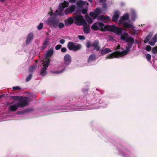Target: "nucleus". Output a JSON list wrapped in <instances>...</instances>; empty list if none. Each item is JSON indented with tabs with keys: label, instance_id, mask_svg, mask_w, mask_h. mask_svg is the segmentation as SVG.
<instances>
[{
	"label": "nucleus",
	"instance_id": "2",
	"mask_svg": "<svg viewBox=\"0 0 157 157\" xmlns=\"http://www.w3.org/2000/svg\"><path fill=\"white\" fill-rule=\"evenodd\" d=\"M59 22V19L56 17H51L47 20L48 24L50 26H52L54 28H57Z\"/></svg>",
	"mask_w": 157,
	"mask_h": 157
},
{
	"label": "nucleus",
	"instance_id": "46",
	"mask_svg": "<svg viewBox=\"0 0 157 157\" xmlns=\"http://www.w3.org/2000/svg\"><path fill=\"white\" fill-rule=\"evenodd\" d=\"M153 40H154L155 42L157 41V34H155L152 39Z\"/></svg>",
	"mask_w": 157,
	"mask_h": 157
},
{
	"label": "nucleus",
	"instance_id": "52",
	"mask_svg": "<svg viewBox=\"0 0 157 157\" xmlns=\"http://www.w3.org/2000/svg\"><path fill=\"white\" fill-rule=\"evenodd\" d=\"M106 0H99V1L101 3H102L105 2Z\"/></svg>",
	"mask_w": 157,
	"mask_h": 157
},
{
	"label": "nucleus",
	"instance_id": "47",
	"mask_svg": "<svg viewBox=\"0 0 157 157\" xmlns=\"http://www.w3.org/2000/svg\"><path fill=\"white\" fill-rule=\"evenodd\" d=\"M107 5L105 3L102 4V7L104 10L106 9L107 8Z\"/></svg>",
	"mask_w": 157,
	"mask_h": 157
},
{
	"label": "nucleus",
	"instance_id": "44",
	"mask_svg": "<svg viewBox=\"0 0 157 157\" xmlns=\"http://www.w3.org/2000/svg\"><path fill=\"white\" fill-rule=\"evenodd\" d=\"M87 10L86 9H83L82 10V13L85 14L87 13Z\"/></svg>",
	"mask_w": 157,
	"mask_h": 157
},
{
	"label": "nucleus",
	"instance_id": "14",
	"mask_svg": "<svg viewBox=\"0 0 157 157\" xmlns=\"http://www.w3.org/2000/svg\"><path fill=\"white\" fill-rule=\"evenodd\" d=\"M129 18V14L128 13L124 14L120 19L119 22V24L120 25L121 23L124 22V21L128 19Z\"/></svg>",
	"mask_w": 157,
	"mask_h": 157
},
{
	"label": "nucleus",
	"instance_id": "54",
	"mask_svg": "<svg viewBox=\"0 0 157 157\" xmlns=\"http://www.w3.org/2000/svg\"><path fill=\"white\" fill-rule=\"evenodd\" d=\"M120 45H118L117 46V48H116V50H117V49H120Z\"/></svg>",
	"mask_w": 157,
	"mask_h": 157
},
{
	"label": "nucleus",
	"instance_id": "8",
	"mask_svg": "<svg viewBox=\"0 0 157 157\" xmlns=\"http://www.w3.org/2000/svg\"><path fill=\"white\" fill-rule=\"evenodd\" d=\"M121 35V40L124 41L125 42H132L134 40V38L132 37H128V34L127 33H124Z\"/></svg>",
	"mask_w": 157,
	"mask_h": 157
},
{
	"label": "nucleus",
	"instance_id": "1",
	"mask_svg": "<svg viewBox=\"0 0 157 157\" xmlns=\"http://www.w3.org/2000/svg\"><path fill=\"white\" fill-rule=\"evenodd\" d=\"M103 31H108L113 32L117 35H121L123 29L121 28H118L114 25H109L105 26Z\"/></svg>",
	"mask_w": 157,
	"mask_h": 157
},
{
	"label": "nucleus",
	"instance_id": "4",
	"mask_svg": "<svg viewBox=\"0 0 157 157\" xmlns=\"http://www.w3.org/2000/svg\"><path fill=\"white\" fill-rule=\"evenodd\" d=\"M67 47L71 51H77L80 50L82 48V45L80 44H77L76 45L73 42L70 41L68 42Z\"/></svg>",
	"mask_w": 157,
	"mask_h": 157
},
{
	"label": "nucleus",
	"instance_id": "39",
	"mask_svg": "<svg viewBox=\"0 0 157 157\" xmlns=\"http://www.w3.org/2000/svg\"><path fill=\"white\" fill-rule=\"evenodd\" d=\"M21 89V88L18 86L13 87V90L14 91H17V90H20Z\"/></svg>",
	"mask_w": 157,
	"mask_h": 157
},
{
	"label": "nucleus",
	"instance_id": "58",
	"mask_svg": "<svg viewBox=\"0 0 157 157\" xmlns=\"http://www.w3.org/2000/svg\"><path fill=\"white\" fill-rule=\"evenodd\" d=\"M88 1L90 3H92L93 2L92 0H88Z\"/></svg>",
	"mask_w": 157,
	"mask_h": 157
},
{
	"label": "nucleus",
	"instance_id": "56",
	"mask_svg": "<svg viewBox=\"0 0 157 157\" xmlns=\"http://www.w3.org/2000/svg\"><path fill=\"white\" fill-rule=\"evenodd\" d=\"M14 101H13L12 103L11 104H10L9 103H7L6 104V105H10V104H12L13 103H14Z\"/></svg>",
	"mask_w": 157,
	"mask_h": 157
},
{
	"label": "nucleus",
	"instance_id": "32",
	"mask_svg": "<svg viewBox=\"0 0 157 157\" xmlns=\"http://www.w3.org/2000/svg\"><path fill=\"white\" fill-rule=\"evenodd\" d=\"M61 4L63 6V7H64V8L67 7L69 5L68 2H66L65 1H64L63 3H61Z\"/></svg>",
	"mask_w": 157,
	"mask_h": 157
},
{
	"label": "nucleus",
	"instance_id": "3",
	"mask_svg": "<svg viewBox=\"0 0 157 157\" xmlns=\"http://www.w3.org/2000/svg\"><path fill=\"white\" fill-rule=\"evenodd\" d=\"M75 20V23L78 25L85 26L87 25V23L83 17L81 15H77L73 17Z\"/></svg>",
	"mask_w": 157,
	"mask_h": 157
},
{
	"label": "nucleus",
	"instance_id": "51",
	"mask_svg": "<svg viewBox=\"0 0 157 157\" xmlns=\"http://www.w3.org/2000/svg\"><path fill=\"white\" fill-rule=\"evenodd\" d=\"M76 1V0H69V2L71 3H75Z\"/></svg>",
	"mask_w": 157,
	"mask_h": 157
},
{
	"label": "nucleus",
	"instance_id": "12",
	"mask_svg": "<svg viewBox=\"0 0 157 157\" xmlns=\"http://www.w3.org/2000/svg\"><path fill=\"white\" fill-rule=\"evenodd\" d=\"M34 34L32 33L29 34L27 36L25 43L26 45L29 44L34 38Z\"/></svg>",
	"mask_w": 157,
	"mask_h": 157
},
{
	"label": "nucleus",
	"instance_id": "34",
	"mask_svg": "<svg viewBox=\"0 0 157 157\" xmlns=\"http://www.w3.org/2000/svg\"><path fill=\"white\" fill-rule=\"evenodd\" d=\"M90 14L91 17H93L94 18H96L97 16V14L94 12H90Z\"/></svg>",
	"mask_w": 157,
	"mask_h": 157
},
{
	"label": "nucleus",
	"instance_id": "28",
	"mask_svg": "<svg viewBox=\"0 0 157 157\" xmlns=\"http://www.w3.org/2000/svg\"><path fill=\"white\" fill-rule=\"evenodd\" d=\"M151 36L150 35H148L146 36L145 40H144V42L145 43H147L149 41V40L151 39Z\"/></svg>",
	"mask_w": 157,
	"mask_h": 157
},
{
	"label": "nucleus",
	"instance_id": "43",
	"mask_svg": "<svg viewBox=\"0 0 157 157\" xmlns=\"http://www.w3.org/2000/svg\"><path fill=\"white\" fill-rule=\"evenodd\" d=\"M155 42H155V41L154 40H153V41L150 40L149 41L148 43L151 46H153L154 45Z\"/></svg>",
	"mask_w": 157,
	"mask_h": 157
},
{
	"label": "nucleus",
	"instance_id": "40",
	"mask_svg": "<svg viewBox=\"0 0 157 157\" xmlns=\"http://www.w3.org/2000/svg\"><path fill=\"white\" fill-rule=\"evenodd\" d=\"M151 48L150 46L147 45L145 49L147 51L149 52L151 50Z\"/></svg>",
	"mask_w": 157,
	"mask_h": 157
},
{
	"label": "nucleus",
	"instance_id": "13",
	"mask_svg": "<svg viewBox=\"0 0 157 157\" xmlns=\"http://www.w3.org/2000/svg\"><path fill=\"white\" fill-rule=\"evenodd\" d=\"M65 25L66 26L73 24L74 22V18L71 17H69L64 20Z\"/></svg>",
	"mask_w": 157,
	"mask_h": 157
},
{
	"label": "nucleus",
	"instance_id": "29",
	"mask_svg": "<svg viewBox=\"0 0 157 157\" xmlns=\"http://www.w3.org/2000/svg\"><path fill=\"white\" fill-rule=\"evenodd\" d=\"M83 31L86 33H88L90 32V29L88 27H84L83 28Z\"/></svg>",
	"mask_w": 157,
	"mask_h": 157
},
{
	"label": "nucleus",
	"instance_id": "7",
	"mask_svg": "<svg viewBox=\"0 0 157 157\" xmlns=\"http://www.w3.org/2000/svg\"><path fill=\"white\" fill-rule=\"evenodd\" d=\"M43 68L40 71V75L42 76L45 75L47 74L46 70L47 68L49 65V60H45L42 63Z\"/></svg>",
	"mask_w": 157,
	"mask_h": 157
},
{
	"label": "nucleus",
	"instance_id": "5",
	"mask_svg": "<svg viewBox=\"0 0 157 157\" xmlns=\"http://www.w3.org/2000/svg\"><path fill=\"white\" fill-rule=\"evenodd\" d=\"M128 52L126 50L122 51L121 52L117 51L108 55L106 57V59H112L114 58H117L122 55H125L127 54Z\"/></svg>",
	"mask_w": 157,
	"mask_h": 157
},
{
	"label": "nucleus",
	"instance_id": "22",
	"mask_svg": "<svg viewBox=\"0 0 157 157\" xmlns=\"http://www.w3.org/2000/svg\"><path fill=\"white\" fill-rule=\"evenodd\" d=\"M134 42V40L132 41V42H128V46L126 47V49L125 50L128 52H129L131 48L132 47V45L133 44Z\"/></svg>",
	"mask_w": 157,
	"mask_h": 157
},
{
	"label": "nucleus",
	"instance_id": "18",
	"mask_svg": "<svg viewBox=\"0 0 157 157\" xmlns=\"http://www.w3.org/2000/svg\"><path fill=\"white\" fill-rule=\"evenodd\" d=\"M49 39L48 38L45 39L44 42L42 44V45L41 47V49L42 50H44L45 48H46L48 44Z\"/></svg>",
	"mask_w": 157,
	"mask_h": 157
},
{
	"label": "nucleus",
	"instance_id": "50",
	"mask_svg": "<svg viewBox=\"0 0 157 157\" xmlns=\"http://www.w3.org/2000/svg\"><path fill=\"white\" fill-rule=\"evenodd\" d=\"M35 69V66H32L30 67V68L29 69V71H30L31 72V71H32L34 70Z\"/></svg>",
	"mask_w": 157,
	"mask_h": 157
},
{
	"label": "nucleus",
	"instance_id": "48",
	"mask_svg": "<svg viewBox=\"0 0 157 157\" xmlns=\"http://www.w3.org/2000/svg\"><path fill=\"white\" fill-rule=\"evenodd\" d=\"M61 51L62 52H65L67 51V49L65 47H63L61 49Z\"/></svg>",
	"mask_w": 157,
	"mask_h": 157
},
{
	"label": "nucleus",
	"instance_id": "45",
	"mask_svg": "<svg viewBox=\"0 0 157 157\" xmlns=\"http://www.w3.org/2000/svg\"><path fill=\"white\" fill-rule=\"evenodd\" d=\"M64 12L66 15H67L69 13H70V11H69L68 8L65 10Z\"/></svg>",
	"mask_w": 157,
	"mask_h": 157
},
{
	"label": "nucleus",
	"instance_id": "60",
	"mask_svg": "<svg viewBox=\"0 0 157 157\" xmlns=\"http://www.w3.org/2000/svg\"><path fill=\"white\" fill-rule=\"evenodd\" d=\"M108 17H108V16H107V17H106L105 18V19H108Z\"/></svg>",
	"mask_w": 157,
	"mask_h": 157
},
{
	"label": "nucleus",
	"instance_id": "33",
	"mask_svg": "<svg viewBox=\"0 0 157 157\" xmlns=\"http://www.w3.org/2000/svg\"><path fill=\"white\" fill-rule=\"evenodd\" d=\"M86 47L88 48H89L90 47H92L91 42L89 41H88L86 44Z\"/></svg>",
	"mask_w": 157,
	"mask_h": 157
},
{
	"label": "nucleus",
	"instance_id": "61",
	"mask_svg": "<svg viewBox=\"0 0 157 157\" xmlns=\"http://www.w3.org/2000/svg\"><path fill=\"white\" fill-rule=\"evenodd\" d=\"M5 0H0V1L2 2H4Z\"/></svg>",
	"mask_w": 157,
	"mask_h": 157
},
{
	"label": "nucleus",
	"instance_id": "31",
	"mask_svg": "<svg viewBox=\"0 0 157 157\" xmlns=\"http://www.w3.org/2000/svg\"><path fill=\"white\" fill-rule=\"evenodd\" d=\"M32 74H30L29 76L27 77L25 81L28 82L32 78Z\"/></svg>",
	"mask_w": 157,
	"mask_h": 157
},
{
	"label": "nucleus",
	"instance_id": "41",
	"mask_svg": "<svg viewBox=\"0 0 157 157\" xmlns=\"http://www.w3.org/2000/svg\"><path fill=\"white\" fill-rule=\"evenodd\" d=\"M62 47V46L61 45L58 44L55 47V48L56 50H58L60 49Z\"/></svg>",
	"mask_w": 157,
	"mask_h": 157
},
{
	"label": "nucleus",
	"instance_id": "23",
	"mask_svg": "<svg viewBox=\"0 0 157 157\" xmlns=\"http://www.w3.org/2000/svg\"><path fill=\"white\" fill-rule=\"evenodd\" d=\"M10 99L13 101L21 100V97L18 96H12L10 97Z\"/></svg>",
	"mask_w": 157,
	"mask_h": 157
},
{
	"label": "nucleus",
	"instance_id": "62",
	"mask_svg": "<svg viewBox=\"0 0 157 157\" xmlns=\"http://www.w3.org/2000/svg\"><path fill=\"white\" fill-rule=\"evenodd\" d=\"M53 13L52 12L50 14L51 15H52Z\"/></svg>",
	"mask_w": 157,
	"mask_h": 157
},
{
	"label": "nucleus",
	"instance_id": "11",
	"mask_svg": "<svg viewBox=\"0 0 157 157\" xmlns=\"http://www.w3.org/2000/svg\"><path fill=\"white\" fill-rule=\"evenodd\" d=\"M99 41L98 40L94 41L92 44V47L94 48V50L97 51L100 50V47L99 46Z\"/></svg>",
	"mask_w": 157,
	"mask_h": 157
},
{
	"label": "nucleus",
	"instance_id": "24",
	"mask_svg": "<svg viewBox=\"0 0 157 157\" xmlns=\"http://www.w3.org/2000/svg\"><path fill=\"white\" fill-rule=\"evenodd\" d=\"M64 7L61 4L59 5L58 8V10H56V12H58L59 14H60L63 11Z\"/></svg>",
	"mask_w": 157,
	"mask_h": 157
},
{
	"label": "nucleus",
	"instance_id": "30",
	"mask_svg": "<svg viewBox=\"0 0 157 157\" xmlns=\"http://www.w3.org/2000/svg\"><path fill=\"white\" fill-rule=\"evenodd\" d=\"M68 8L70 11V13H71L74 11L75 9V6L72 5Z\"/></svg>",
	"mask_w": 157,
	"mask_h": 157
},
{
	"label": "nucleus",
	"instance_id": "25",
	"mask_svg": "<svg viewBox=\"0 0 157 157\" xmlns=\"http://www.w3.org/2000/svg\"><path fill=\"white\" fill-rule=\"evenodd\" d=\"M31 111V109H27L25 110L21 111H19L17 113V114H25L26 113H28Z\"/></svg>",
	"mask_w": 157,
	"mask_h": 157
},
{
	"label": "nucleus",
	"instance_id": "21",
	"mask_svg": "<svg viewBox=\"0 0 157 157\" xmlns=\"http://www.w3.org/2000/svg\"><path fill=\"white\" fill-rule=\"evenodd\" d=\"M112 51L108 48H102L100 50L101 54L102 55H104L107 54L110 52H111Z\"/></svg>",
	"mask_w": 157,
	"mask_h": 157
},
{
	"label": "nucleus",
	"instance_id": "27",
	"mask_svg": "<svg viewBox=\"0 0 157 157\" xmlns=\"http://www.w3.org/2000/svg\"><path fill=\"white\" fill-rule=\"evenodd\" d=\"M86 19L88 23L89 24H91L93 22V21L92 19L88 15L86 16Z\"/></svg>",
	"mask_w": 157,
	"mask_h": 157
},
{
	"label": "nucleus",
	"instance_id": "17",
	"mask_svg": "<svg viewBox=\"0 0 157 157\" xmlns=\"http://www.w3.org/2000/svg\"><path fill=\"white\" fill-rule=\"evenodd\" d=\"M120 15L119 12L118 11H116L114 13L113 16L112 17V21L114 22H117L118 21Z\"/></svg>",
	"mask_w": 157,
	"mask_h": 157
},
{
	"label": "nucleus",
	"instance_id": "20",
	"mask_svg": "<svg viewBox=\"0 0 157 157\" xmlns=\"http://www.w3.org/2000/svg\"><path fill=\"white\" fill-rule=\"evenodd\" d=\"M96 59V55L94 53L91 54L88 57L87 60L88 63H90L93 61H95Z\"/></svg>",
	"mask_w": 157,
	"mask_h": 157
},
{
	"label": "nucleus",
	"instance_id": "16",
	"mask_svg": "<svg viewBox=\"0 0 157 157\" xmlns=\"http://www.w3.org/2000/svg\"><path fill=\"white\" fill-rule=\"evenodd\" d=\"M53 53V49H50L48 51L45 56V60H49V63L50 62V58L51 56H52Z\"/></svg>",
	"mask_w": 157,
	"mask_h": 157
},
{
	"label": "nucleus",
	"instance_id": "19",
	"mask_svg": "<svg viewBox=\"0 0 157 157\" xmlns=\"http://www.w3.org/2000/svg\"><path fill=\"white\" fill-rule=\"evenodd\" d=\"M20 107L19 105L17 104V103L15 105H10L9 109L11 111H15L18 108Z\"/></svg>",
	"mask_w": 157,
	"mask_h": 157
},
{
	"label": "nucleus",
	"instance_id": "36",
	"mask_svg": "<svg viewBox=\"0 0 157 157\" xmlns=\"http://www.w3.org/2000/svg\"><path fill=\"white\" fill-rule=\"evenodd\" d=\"M146 56L148 61H151V56L150 54H146Z\"/></svg>",
	"mask_w": 157,
	"mask_h": 157
},
{
	"label": "nucleus",
	"instance_id": "59",
	"mask_svg": "<svg viewBox=\"0 0 157 157\" xmlns=\"http://www.w3.org/2000/svg\"><path fill=\"white\" fill-rule=\"evenodd\" d=\"M84 92H86L87 93L88 92V91L87 89H84Z\"/></svg>",
	"mask_w": 157,
	"mask_h": 157
},
{
	"label": "nucleus",
	"instance_id": "38",
	"mask_svg": "<svg viewBox=\"0 0 157 157\" xmlns=\"http://www.w3.org/2000/svg\"><path fill=\"white\" fill-rule=\"evenodd\" d=\"M152 52L155 54L157 53V47H155L152 48Z\"/></svg>",
	"mask_w": 157,
	"mask_h": 157
},
{
	"label": "nucleus",
	"instance_id": "26",
	"mask_svg": "<svg viewBox=\"0 0 157 157\" xmlns=\"http://www.w3.org/2000/svg\"><path fill=\"white\" fill-rule=\"evenodd\" d=\"M77 5L79 7H81L85 4V2L82 0H79L76 3Z\"/></svg>",
	"mask_w": 157,
	"mask_h": 157
},
{
	"label": "nucleus",
	"instance_id": "57",
	"mask_svg": "<svg viewBox=\"0 0 157 157\" xmlns=\"http://www.w3.org/2000/svg\"><path fill=\"white\" fill-rule=\"evenodd\" d=\"M4 94H2V95H0V99L4 97Z\"/></svg>",
	"mask_w": 157,
	"mask_h": 157
},
{
	"label": "nucleus",
	"instance_id": "15",
	"mask_svg": "<svg viewBox=\"0 0 157 157\" xmlns=\"http://www.w3.org/2000/svg\"><path fill=\"white\" fill-rule=\"evenodd\" d=\"M122 24L123 27L125 29H128L129 28H134L135 27L132 24L127 22H124L121 23L120 25Z\"/></svg>",
	"mask_w": 157,
	"mask_h": 157
},
{
	"label": "nucleus",
	"instance_id": "42",
	"mask_svg": "<svg viewBox=\"0 0 157 157\" xmlns=\"http://www.w3.org/2000/svg\"><path fill=\"white\" fill-rule=\"evenodd\" d=\"M78 38L80 40H84L85 39V37L84 36L78 35Z\"/></svg>",
	"mask_w": 157,
	"mask_h": 157
},
{
	"label": "nucleus",
	"instance_id": "49",
	"mask_svg": "<svg viewBox=\"0 0 157 157\" xmlns=\"http://www.w3.org/2000/svg\"><path fill=\"white\" fill-rule=\"evenodd\" d=\"M65 40L63 39L60 40L59 41V43L62 44H63L65 43Z\"/></svg>",
	"mask_w": 157,
	"mask_h": 157
},
{
	"label": "nucleus",
	"instance_id": "37",
	"mask_svg": "<svg viewBox=\"0 0 157 157\" xmlns=\"http://www.w3.org/2000/svg\"><path fill=\"white\" fill-rule=\"evenodd\" d=\"M43 27V23H40L37 27V29L38 30H40L42 29Z\"/></svg>",
	"mask_w": 157,
	"mask_h": 157
},
{
	"label": "nucleus",
	"instance_id": "55",
	"mask_svg": "<svg viewBox=\"0 0 157 157\" xmlns=\"http://www.w3.org/2000/svg\"><path fill=\"white\" fill-rule=\"evenodd\" d=\"M62 72V71H56V74H59V73H61Z\"/></svg>",
	"mask_w": 157,
	"mask_h": 157
},
{
	"label": "nucleus",
	"instance_id": "6",
	"mask_svg": "<svg viewBox=\"0 0 157 157\" xmlns=\"http://www.w3.org/2000/svg\"><path fill=\"white\" fill-rule=\"evenodd\" d=\"M104 24L101 22H96L93 24L91 26V28L94 31L100 30L102 32L105 31H102L104 28Z\"/></svg>",
	"mask_w": 157,
	"mask_h": 157
},
{
	"label": "nucleus",
	"instance_id": "9",
	"mask_svg": "<svg viewBox=\"0 0 157 157\" xmlns=\"http://www.w3.org/2000/svg\"><path fill=\"white\" fill-rule=\"evenodd\" d=\"M21 101L17 103V104L19 105L20 108H23L29 105V98L27 97H25L23 99L21 98V100H20Z\"/></svg>",
	"mask_w": 157,
	"mask_h": 157
},
{
	"label": "nucleus",
	"instance_id": "35",
	"mask_svg": "<svg viewBox=\"0 0 157 157\" xmlns=\"http://www.w3.org/2000/svg\"><path fill=\"white\" fill-rule=\"evenodd\" d=\"M58 26L59 29L63 28L65 26L64 24L62 22L59 23Z\"/></svg>",
	"mask_w": 157,
	"mask_h": 157
},
{
	"label": "nucleus",
	"instance_id": "10",
	"mask_svg": "<svg viewBox=\"0 0 157 157\" xmlns=\"http://www.w3.org/2000/svg\"><path fill=\"white\" fill-rule=\"evenodd\" d=\"M71 57L69 54H66L64 57L63 61L65 64L68 65L71 62Z\"/></svg>",
	"mask_w": 157,
	"mask_h": 157
},
{
	"label": "nucleus",
	"instance_id": "53",
	"mask_svg": "<svg viewBox=\"0 0 157 157\" xmlns=\"http://www.w3.org/2000/svg\"><path fill=\"white\" fill-rule=\"evenodd\" d=\"M96 11L98 12H100V9H99L96 8Z\"/></svg>",
	"mask_w": 157,
	"mask_h": 157
}]
</instances>
